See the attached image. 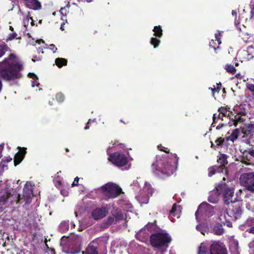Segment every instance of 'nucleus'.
Here are the masks:
<instances>
[{
    "instance_id": "nucleus-21",
    "label": "nucleus",
    "mask_w": 254,
    "mask_h": 254,
    "mask_svg": "<svg viewBox=\"0 0 254 254\" xmlns=\"http://www.w3.org/2000/svg\"><path fill=\"white\" fill-rule=\"evenodd\" d=\"M181 211V206L180 205H178L176 204H174L172 208L170 211V213L172 214L173 216H176L177 218H179L180 217L179 214Z\"/></svg>"
},
{
    "instance_id": "nucleus-37",
    "label": "nucleus",
    "mask_w": 254,
    "mask_h": 254,
    "mask_svg": "<svg viewBox=\"0 0 254 254\" xmlns=\"http://www.w3.org/2000/svg\"><path fill=\"white\" fill-rule=\"evenodd\" d=\"M218 169V167L216 166H214L210 167L208 169V176L209 177H211L214 173H215L216 170Z\"/></svg>"
},
{
    "instance_id": "nucleus-36",
    "label": "nucleus",
    "mask_w": 254,
    "mask_h": 254,
    "mask_svg": "<svg viewBox=\"0 0 254 254\" xmlns=\"http://www.w3.org/2000/svg\"><path fill=\"white\" fill-rule=\"evenodd\" d=\"M243 121V118L240 116H235V119L234 120V125L236 127L238 126L239 122Z\"/></svg>"
},
{
    "instance_id": "nucleus-28",
    "label": "nucleus",
    "mask_w": 254,
    "mask_h": 254,
    "mask_svg": "<svg viewBox=\"0 0 254 254\" xmlns=\"http://www.w3.org/2000/svg\"><path fill=\"white\" fill-rule=\"evenodd\" d=\"M56 64L58 66L61 67L63 65H66L67 61L65 59L63 58H57L55 61Z\"/></svg>"
},
{
    "instance_id": "nucleus-62",
    "label": "nucleus",
    "mask_w": 254,
    "mask_h": 254,
    "mask_svg": "<svg viewBox=\"0 0 254 254\" xmlns=\"http://www.w3.org/2000/svg\"><path fill=\"white\" fill-rule=\"evenodd\" d=\"M169 254H176V253L173 250H171L169 252Z\"/></svg>"
},
{
    "instance_id": "nucleus-43",
    "label": "nucleus",
    "mask_w": 254,
    "mask_h": 254,
    "mask_svg": "<svg viewBox=\"0 0 254 254\" xmlns=\"http://www.w3.org/2000/svg\"><path fill=\"white\" fill-rule=\"evenodd\" d=\"M30 21V23L31 26L34 25V23L33 21V19L31 18H27L25 20L23 21L24 26V27H26V24L29 23V22Z\"/></svg>"
},
{
    "instance_id": "nucleus-29",
    "label": "nucleus",
    "mask_w": 254,
    "mask_h": 254,
    "mask_svg": "<svg viewBox=\"0 0 254 254\" xmlns=\"http://www.w3.org/2000/svg\"><path fill=\"white\" fill-rule=\"evenodd\" d=\"M28 76L30 78H31L33 80V81H32V86H38L39 83L37 81L38 79L37 76L35 74L32 73H29L28 74Z\"/></svg>"
},
{
    "instance_id": "nucleus-41",
    "label": "nucleus",
    "mask_w": 254,
    "mask_h": 254,
    "mask_svg": "<svg viewBox=\"0 0 254 254\" xmlns=\"http://www.w3.org/2000/svg\"><path fill=\"white\" fill-rule=\"evenodd\" d=\"M56 99L59 102H62L64 100V97L63 94L58 93L57 94Z\"/></svg>"
},
{
    "instance_id": "nucleus-42",
    "label": "nucleus",
    "mask_w": 254,
    "mask_h": 254,
    "mask_svg": "<svg viewBox=\"0 0 254 254\" xmlns=\"http://www.w3.org/2000/svg\"><path fill=\"white\" fill-rule=\"evenodd\" d=\"M115 218L114 216L113 215L112 216H110L108 218L107 220V223L108 225H111L115 222Z\"/></svg>"
},
{
    "instance_id": "nucleus-1",
    "label": "nucleus",
    "mask_w": 254,
    "mask_h": 254,
    "mask_svg": "<svg viewBox=\"0 0 254 254\" xmlns=\"http://www.w3.org/2000/svg\"><path fill=\"white\" fill-rule=\"evenodd\" d=\"M34 186L29 182H27L23 188L22 197L19 194L12 193V189L3 190L2 194L0 197V211L10 204L14 202L16 204H22L25 202V204H29L31 203L32 196H33V190Z\"/></svg>"
},
{
    "instance_id": "nucleus-3",
    "label": "nucleus",
    "mask_w": 254,
    "mask_h": 254,
    "mask_svg": "<svg viewBox=\"0 0 254 254\" xmlns=\"http://www.w3.org/2000/svg\"><path fill=\"white\" fill-rule=\"evenodd\" d=\"M22 64L16 56L13 54L4 60L0 66V75L6 80H10L21 77L20 70Z\"/></svg>"
},
{
    "instance_id": "nucleus-47",
    "label": "nucleus",
    "mask_w": 254,
    "mask_h": 254,
    "mask_svg": "<svg viewBox=\"0 0 254 254\" xmlns=\"http://www.w3.org/2000/svg\"><path fill=\"white\" fill-rule=\"evenodd\" d=\"M48 48L50 50L53 51L54 53H55L57 50V48L55 47V45L54 44L50 45Z\"/></svg>"
},
{
    "instance_id": "nucleus-34",
    "label": "nucleus",
    "mask_w": 254,
    "mask_h": 254,
    "mask_svg": "<svg viewBox=\"0 0 254 254\" xmlns=\"http://www.w3.org/2000/svg\"><path fill=\"white\" fill-rule=\"evenodd\" d=\"M196 229L197 230L199 231L203 235H205V233H207V230L204 226L202 225H197L196 226Z\"/></svg>"
},
{
    "instance_id": "nucleus-58",
    "label": "nucleus",
    "mask_w": 254,
    "mask_h": 254,
    "mask_svg": "<svg viewBox=\"0 0 254 254\" xmlns=\"http://www.w3.org/2000/svg\"><path fill=\"white\" fill-rule=\"evenodd\" d=\"M11 160H12V158L8 157L7 158H6L5 160H4V161H6L7 163H8V162L11 161Z\"/></svg>"
},
{
    "instance_id": "nucleus-14",
    "label": "nucleus",
    "mask_w": 254,
    "mask_h": 254,
    "mask_svg": "<svg viewBox=\"0 0 254 254\" xmlns=\"http://www.w3.org/2000/svg\"><path fill=\"white\" fill-rule=\"evenodd\" d=\"M108 212V209L105 207L97 208L92 212V216L95 220L100 219L105 217Z\"/></svg>"
},
{
    "instance_id": "nucleus-54",
    "label": "nucleus",
    "mask_w": 254,
    "mask_h": 254,
    "mask_svg": "<svg viewBox=\"0 0 254 254\" xmlns=\"http://www.w3.org/2000/svg\"><path fill=\"white\" fill-rule=\"evenodd\" d=\"M159 250L156 252V254H163V253H165L164 252V248L163 249H158Z\"/></svg>"
},
{
    "instance_id": "nucleus-48",
    "label": "nucleus",
    "mask_w": 254,
    "mask_h": 254,
    "mask_svg": "<svg viewBox=\"0 0 254 254\" xmlns=\"http://www.w3.org/2000/svg\"><path fill=\"white\" fill-rule=\"evenodd\" d=\"M79 178L78 177H76L74 179V181L73 182V183L71 184V187H73L74 186H76L78 185V181H79Z\"/></svg>"
},
{
    "instance_id": "nucleus-50",
    "label": "nucleus",
    "mask_w": 254,
    "mask_h": 254,
    "mask_svg": "<svg viewBox=\"0 0 254 254\" xmlns=\"http://www.w3.org/2000/svg\"><path fill=\"white\" fill-rule=\"evenodd\" d=\"M60 12L64 16H66L67 13V10L65 7H63L61 9Z\"/></svg>"
},
{
    "instance_id": "nucleus-19",
    "label": "nucleus",
    "mask_w": 254,
    "mask_h": 254,
    "mask_svg": "<svg viewBox=\"0 0 254 254\" xmlns=\"http://www.w3.org/2000/svg\"><path fill=\"white\" fill-rule=\"evenodd\" d=\"M219 218L222 222L226 224L227 226L229 227H232V225L231 221L233 219H232V218L228 217V216L225 214V212H224L223 214H221Z\"/></svg>"
},
{
    "instance_id": "nucleus-52",
    "label": "nucleus",
    "mask_w": 254,
    "mask_h": 254,
    "mask_svg": "<svg viewBox=\"0 0 254 254\" xmlns=\"http://www.w3.org/2000/svg\"><path fill=\"white\" fill-rule=\"evenodd\" d=\"M80 253V249H78V250H76L75 251H69V252H66L67 254H78Z\"/></svg>"
},
{
    "instance_id": "nucleus-22",
    "label": "nucleus",
    "mask_w": 254,
    "mask_h": 254,
    "mask_svg": "<svg viewBox=\"0 0 254 254\" xmlns=\"http://www.w3.org/2000/svg\"><path fill=\"white\" fill-rule=\"evenodd\" d=\"M240 133V130L238 128H236L234 129L231 135L226 137L227 140H230L232 142H234L235 140L238 138Z\"/></svg>"
},
{
    "instance_id": "nucleus-64",
    "label": "nucleus",
    "mask_w": 254,
    "mask_h": 254,
    "mask_svg": "<svg viewBox=\"0 0 254 254\" xmlns=\"http://www.w3.org/2000/svg\"><path fill=\"white\" fill-rule=\"evenodd\" d=\"M232 14L234 16L237 14V12L235 10H233L232 12Z\"/></svg>"
},
{
    "instance_id": "nucleus-12",
    "label": "nucleus",
    "mask_w": 254,
    "mask_h": 254,
    "mask_svg": "<svg viewBox=\"0 0 254 254\" xmlns=\"http://www.w3.org/2000/svg\"><path fill=\"white\" fill-rule=\"evenodd\" d=\"M210 254H226V248L219 242H214L210 245Z\"/></svg>"
},
{
    "instance_id": "nucleus-63",
    "label": "nucleus",
    "mask_w": 254,
    "mask_h": 254,
    "mask_svg": "<svg viewBox=\"0 0 254 254\" xmlns=\"http://www.w3.org/2000/svg\"><path fill=\"white\" fill-rule=\"evenodd\" d=\"M222 127V125H220L219 124L217 127H216V129H220Z\"/></svg>"
},
{
    "instance_id": "nucleus-26",
    "label": "nucleus",
    "mask_w": 254,
    "mask_h": 254,
    "mask_svg": "<svg viewBox=\"0 0 254 254\" xmlns=\"http://www.w3.org/2000/svg\"><path fill=\"white\" fill-rule=\"evenodd\" d=\"M113 215L114 216L116 220H120L124 219V214L120 210H117L113 213Z\"/></svg>"
},
{
    "instance_id": "nucleus-57",
    "label": "nucleus",
    "mask_w": 254,
    "mask_h": 254,
    "mask_svg": "<svg viewBox=\"0 0 254 254\" xmlns=\"http://www.w3.org/2000/svg\"><path fill=\"white\" fill-rule=\"evenodd\" d=\"M249 232L254 234V226L249 229Z\"/></svg>"
},
{
    "instance_id": "nucleus-25",
    "label": "nucleus",
    "mask_w": 254,
    "mask_h": 254,
    "mask_svg": "<svg viewBox=\"0 0 254 254\" xmlns=\"http://www.w3.org/2000/svg\"><path fill=\"white\" fill-rule=\"evenodd\" d=\"M217 161L220 164V165L224 166L227 164V156L224 154H220V155L218 156Z\"/></svg>"
},
{
    "instance_id": "nucleus-55",
    "label": "nucleus",
    "mask_w": 254,
    "mask_h": 254,
    "mask_svg": "<svg viewBox=\"0 0 254 254\" xmlns=\"http://www.w3.org/2000/svg\"><path fill=\"white\" fill-rule=\"evenodd\" d=\"M158 148L159 150H163L164 152H168V151H167V148H165L164 147H163V146H162L161 145H158Z\"/></svg>"
},
{
    "instance_id": "nucleus-51",
    "label": "nucleus",
    "mask_w": 254,
    "mask_h": 254,
    "mask_svg": "<svg viewBox=\"0 0 254 254\" xmlns=\"http://www.w3.org/2000/svg\"><path fill=\"white\" fill-rule=\"evenodd\" d=\"M215 41L213 40H212L210 42H209V46L210 47H212V48H213L215 50H216V48L215 47Z\"/></svg>"
},
{
    "instance_id": "nucleus-33",
    "label": "nucleus",
    "mask_w": 254,
    "mask_h": 254,
    "mask_svg": "<svg viewBox=\"0 0 254 254\" xmlns=\"http://www.w3.org/2000/svg\"><path fill=\"white\" fill-rule=\"evenodd\" d=\"M225 68L227 72L232 74H234L236 71L235 67L230 64L226 65Z\"/></svg>"
},
{
    "instance_id": "nucleus-49",
    "label": "nucleus",
    "mask_w": 254,
    "mask_h": 254,
    "mask_svg": "<svg viewBox=\"0 0 254 254\" xmlns=\"http://www.w3.org/2000/svg\"><path fill=\"white\" fill-rule=\"evenodd\" d=\"M96 121V119H93V120L90 119L89 120L88 123H87L85 127V129H88L89 128V125L92 122H94Z\"/></svg>"
},
{
    "instance_id": "nucleus-40",
    "label": "nucleus",
    "mask_w": 254,
    "mask_h": 254,
    "mask_svg": "<svg viewBox=\"0 0 254 254\" xmlns=\"http://www.w3.org/2000/svg\"><path fill=\"white\" fill-rule=\"evenodd\" d=\"M6 46L5 45H0V57H2L6 51Z\"/></svg>"
},
{
    "instance_id": "nucleus-38",
    "label": "nucleus",
    "mask_w": 254,
    "mask_h": 254,
    "mask_svg": "<svg viewBox=\"0 0 254 254\" xmlns=\"http://www.w3.org/2000/svg\"><path fill=\"white\" fill-rule=\"evenodd\" d=\"M222 33H223L222 31V32L219 31L218 33L215 34V39H216V41H217L218 45H220L221 43V41L220 39H221V37L222 36Z\"/></svg>"
},
{
    "instance_id": "nucleus-24",
    "label": "nucleus",
    "mask_w": 254,
    "mask_h": 254,
    "mask_svg": "<svg viewBox=\"0 0 254 254\" xmlns=\"http://www.w3.org/2000/svg\"><path fill=\"white\" fill-rule=\"evenodd\" d=\"M69 224L68 221H62L59 226V229L61 232H65L68 230Z\"/></svg>"
},
{
    "instance_id": "nucleus-5",
    "label": "nucleus",
    "mask_w": 254,
    "mask_h": 254,
    "mask_svg": "<svg viewBox=\"0 0 254 254\" xmlns=\"http://www.w3.org/2000/svg\"><path fill=\"white\" fill-rule=\"evenodd\" d=\"M101 190L104 195L109 198L116 197L122 192V189L116 184L112 183L102 186Z\"/></svg>"
},
{
    "instance_id": "nucleus-27",
    "label": "nucleus",
    "mask_w": 254,
    "mask_h": 254,
    "mask_svg": "<svg viewBox=\"0 0 254 254\" xmlns=\"http://www.w3.org/2000/svg\"><path fill=\"white\" fill-rule=\"evenodd\" d=\"M213 231L215 234L220 235L223 233L224 230L221 225L217 224L214 227Z\"/></svg>"
},
{
    "instance_id": "nucleus-10",
    "label": "nucleus",
    "mask_w": 254,
    "mask_h": 254,
    "mask_svg": "<svg viewBox=\"0 0 254 254\" xmlns=\"http://www.w3.org/2000/svg\"><path fill=\"white\" fill-rule=\"evenodd\" d=\"M109 160L113 164L118 167H122L126 165L128 161L127 157L124 153L119 152L110 154Z\"/></svg>"
},
{
    "instance_id": "nucleus-18",
    "label": "nucleus",
    "mask_w": 254,
    "mask_h": 254,
    "mask_svg": "<svg viewBox=\"0 0 254 254\" xmlns=\"http://www.w3.org/2000/svg\"><path fill=\"white\" fill-rule=\"evenodd\" d=\"M82 254H98V252L97 251V247L94 246L93 243L90 244L87 248L86 251L82 252Z\"/></svg>"
},
{
    "instance_id": "nucleus-23",
    "label": "nucleus",
    "mask_w": 254,
    "mask_h": 254,
    "mask_svg": "<svg viewBox=\"0 0 254 254\" xmlns=\"http://www.w3.org/2000/svg\"><path fill=\"white\" fill-rule=\"evenodd\" d=\"M25 153H26V151H24L23 152H22L20 154L19 153H17V154H15V155L14 156V163L15 166L17 165L22 161Z\"/></svg>"
},
{
    "instance_id": "nucleus-9",
    "label": "nucleus",
    "mask_w": 254,
    "mask_h": 254,
    "mask_svg": "<svg viewBox=\"0 0 254 254\" xmlns=\"http://www.w3.org/2000/svg\"><path fill=\"white\" fill-rule=\"evenodd\" d=\"M218 190H220L221 193H223L224 195V201L227 204H229L230 202H235L236 201V198L233 200L232 197L234 195L233 188H230L226 184H221L218 186Z\"/></svg>"
},
{
    "instance_id": "nucleus-30",
    "label": "nucleus",
    "mask_w": 254,
    "mask_h": 254,
    "mask_svg": "<svg viewBox=\"0 0 254 254\" xmlns=\"http://www.w3.org/2000/svg\"><path fill=\"white\" fill-rule=\"evenodd\" d=\"M154 32V35L159 37H161L162 35V30L160 26H155L153 30Z\"/></svg>"
},
{
    "instance_id": "nucleus-53",
    "label": "nucleus",
    "mask_w": 254,
    "mask_h": 254,
    "mask_svg": "<svg viewBox=\"0 0 254 254\" xmlns=\"http://www.w3.org/2000/svg\"><path fill=\"white\" fill-rule=\"evenodd\" d=\"M251 18L254 19V5L252 6L251 11Z\"/></svg>"
},
{
    "instance_id": "nucleus-45",
    "label": "nucleus",
    "mask_w": 254,
    "mask_h": 254,
    "mask_svg": "<svg viewBox=\"0 0 254 254\" xmlns=\"http://www.w3.org/2000/svg\"><path fill=\"white\" fill-rule=\"evenodd\" d=\"M17 36V34L15 32H13L12 33L9 34L6 41H7L8 40H11L15 38Z\"/></svg>"
},
{
    "instance_id": "nucleus-61",
    "label": "nucleus",
    "mask_w": 254,
    "mask_h": 254,
    "mask_svg": "<svg viewBox=\"0 0 254 254\" xmlns=\"http://www.w3.org/2000/svg\"><path fill=\"white\" fill-rule=\"evenodd\" d=\"M250 154L251 155H253L254 156V150H251L250 151Z\"/></svg>"
},
{
    "instance_id": "nucleus-6",
    "label": "nucleus",
    "mask_w": 254,
    "mask_h": 254,
    "mask_svg": "<svg viewBox=\"0 0 254 254\" xmlns=\"http://www.w3.org/2000/svg\"><path fill=\"white\" fill-rule=\"evenodd\" d=\"M214 213L213 207L206 202L201 203L195 212V217L197 220L200 217L206 218L212 216Z\"/></svg>"
},
{
    "instance_id": "nucleus-17",
    "label": "nucleus",
    "mask_w": 254,
    "mask_h": 254,
    "mask_svg": "<svg viewBox=\"0 0 254 254\" xmlns=\"http://www.w3.org/2000/svg\"><path fill=\"white\" fill-rule=\"evenodd\" d=\"M65 239H67L68 242H71L74 244H77L81 241L80 238L78 236L75 235L74 234H72L67 238L65 236L63 237L61 239L62 242L63 243L64 241L65 240Z\"/></svg>"
},
{
    "instance_id": "nucleus-15",
    "label": "nucleus",
    "mask_w": 254,
    "mask_h": 254,
    "mask_svg": "<svg viewBox=\"0 0 254 254\" xmlns=\"http://www.w3.org/2000/svg\"><path fill=\"white\" fill-rule=\"evenodd\" d=\"M218 186L210 192L208 197V201L212 203H216L218 202L219 199V194L221 193L220 190H218Z\"/></svg>"
},
{
    "instance_id": "nucleus-46",
    "label": "nucleus",
    "mask_w": 254,
    "mask_h": 254,
    "mask_svg": "<svg viewBox=\"0 0 254 254\" xmlns=\"http://www.w3.org/2000/svg\"><path fill=\"white\" fill-rule=\"evenodd\" d=\"M247 88L251 92L254 93V84L251 83H247Z\"/></svg>"
},
{
    "instance_id": "nucleus-13",
    "label": "nucleus",
    "mask_w": 254,
    "mask_h": 254,
    "mask_svg": "<svg viewBox=\"0 0 254 254\" xmlns=\"http://www.w3.org/2000/svg\"><path fill=\"white\" fill-rule=\"evenodd\" d=\"M225 212L228 217L232 218V219L236 220L240 217L242 211L239 206H236L232 209L230 208Z\"/></svg>"
},
{
    "instance_id": "nucleus-60",
    "label": "nucleus",
    "mask_w": 254,
    "mask_h": 254,
    "mask_svg": "<svg viewBox=\"0 0 254 254\" xmlns=\"http://www.w3.org/2000/svg\"><path fill=\"white\" fill-rule=\"evenodd\" d=\"M3 146L0 145V158H1V153L2 150H3Z\"/></svg>"
},
{
    "instance_id": "nucleus-16",
    "label": "nucleus",
    "mask_w": 254,
    "mask_h": 254,
    "mask_svg": "<svg viewBox=\"0 0 254 254\" xmlns=\"http://www.w3.org/2000/svg\"><path fill=\"white\" fill-rule=\"evenodd\" d=\"M210 245L207 241L202 243L199 247L198 254H206L208 253V250H210Z\"/></svg>"
},
{
    "instance_id": "nucleus-32",
    "label": "nucleus",
    "mask_w": 254,
    "mask_h": 254,
    "mask_svg": "<svg viewBox=\"0 0 254 254\" xmlns=\"http://www.w3.org/2000/svg\"><path fill=\"white\" fill-rule=\"evenodd\" d=\"M223 115H221L220 113H219L218 114H214L213 115V123L212 124V126L213 127H214L215 125H214V124L217 122V120L218 119H221L222 120H223Z\"/></svg>"
},
{
    "instance_id": "nucleus-20",
    "label": "nucleus",
    "mask_w": 254,
    "mask_h": 254,
    "mask_svg": "<svg viewBox=\"0 0 254 254\" xmlns=\"http://www.w3.org/2000/svg\"><path fill=\"white\" fill-rule=\"evenodd\" d=\"M30 7L34 10L40 9L41 8V5L38 0H30L27 2Z\"/></svg>"
},
{
    "instance_id": "nucleus-2",
    "label": "nucleus",
    "mask_w": 254,
    "mask_h": 254,
    "mask_svg": "<svg viewBox=\"0 0 254 254\" xmlns=\"http://www.w3.org/2000/svg\"><path fill=\"white\" fill-rule=\"evenodd\" d=\"M178 160L176 154H171L169 158L157 157L156 163L152 165V171L160 178L170 176L177 170Z\"/></svg>"
},
{
    "instance_id": "nucleus-56",
    "label": "nucleus",
    "mask_w": 254,
    "mask_h": 254,
    "mask_svg": "<svg viewBox=\"0 0 254 254\" xmlns=\"http://www.w3.org/2000/svg\"><path fill=\"white\" fill-rule=\"evenodd\" d=\"M41 60V58L40 57H37L36 56L33 57V58L32 59V61L33 62L38 61H40Z\"/></svg>"
},
{
    "instance_id": "nucleus-11",
    "label": "nucleus",
    "mask_w": 254,
    "mask_h": 254,
    "mask_svg": "<svg viewBox=\"0 0 254 254\" xmlns=\"http://www.w3.org/2000/svg\"><path fill=\"white\" fill-rule=\"evenodd\" d=\"M155 225L154 223H148L144 228L141 229L136 234V237L141 241H144L149 237V232L154 230Z\"/></svg>"
},
{
    "instance_id": "nucleus-4",
    "label": "nucleus",
    "mask_w": 254,
    "mask_h": 254,
    "mask_svg": "<svg viewBox=\"0 0 254 254\" xmlns=\"http://www.w3.org/2000/svg\"><path fill=\"white\" fill-rule=\"evenodd\" d=\"M171 240L170 236L164 232L152 234L150 236L151 245L157 249L164 248V252H166L168 244Z\"/></svg>"
},
{
    "instance_id": "nucleus-35",
    "label": "nucleus",
    "mask_w": 254,
    "mask_h": 254,
    "mask_svg": "<svg viewBox=\"0 0 254 254\" xmlns=\"http://www.w3.org/2000/svg\"><path fill=\"white\" fill-rule=\"evenodd\" d=\"M160 42V41L156 38L152 37L151 39L150 43L154 46V48H156Z\"/></svg>"
},
{
    "instance_id": "nucleus-31",
    "label": "nucleus",
    "mask_w": 254,
    "mask_h": 254,
    "mask_svg": "<svg viewBox=\"0 0 254 254\" xmlns=\"http://www.w3.org/2000/svg\"><path fill=\"white\" fill-rule=\"evenodd\" d=\"M224 141V138L222 137H218L215 140V143L216 144V145H214L213 142H211V147L216 149L217 146L221 145L223 143Z\"/></svg>"
},
{
    "instance_id": "nucleus-39",
    "label": "nucleus",
    "mask_w": 254,
    "mask_h": 254,
    "mask_svg": "<svg viewBox=\"0 0 254 254\" xmlns=\"http://www.w3.org/2000/svg\"><path fill=\"white\" fill-rule=\"evenodd\" d=\"M218 111L219 112V113L221 115H223V117L224 116H229V113L227 114V111L225 109H224L223 108H221L219 109Z\"/></svg>"
},
{
    "instance_id": "nucleus-44",
    "label": "nucleus",
    "mask_w": 254,
    "mask_h": 254,
    "mask_svg": "<svg viewBox=\"0 0 254 254\" xmlns=\"http://www.w3.org/2000/svg\"><path fill=\"white\" fill-rule=\"evenodd\" d=\"M234 247L233 248L232 246L230 247V249L231 251H233L234 252L237 253L238 249V242H234Z\"/></svg>"
},
{
    "instance_id": "nucleus-7",
    "label": "nucleus",
    "mask_w": 254,
    "mask_h": 254,
    "mask_svg": "<svg viewBox=\"0 0 254 254\" xmlns=\"http://www.w3.org/2000/svg\"><path fill=\"white\" fill-rule=\"evenodd\" d=\"M240 184L243 186L246 190L254 192V173L252 172L244 173L240 178Z\"/></svg>"
},
{
    "instance_id": "nucleus-8",
    "label": "nucleus",
    "mask_w": 254,
    "mask_h": 254,
    "mask_svg": "<svg viewBox=\"0 0 254 254\" xmlns=\"http://www.w3.org/2000/svg\"><path fill=\"white\" fill-rule=\"evenodd\" d=\"M153 192V190L151 185L145 183L143 190L140 192L136 198L141 204H146L148 202L149 198L152 195Z\"/></svg>"
},
{
    "instance_id": "nucleus-59",
    "label": "nucleus",
    "mask_w": 254,
    "mask_h": 254,
    "mask_svg": "<svg viewBox=\"0 0 254 254\" xmlns=\"http://www.w3.org/2000/svg\"><path fill=\"white\" fill-rule=\"evenodd\" d=\"M115 144H116V143H115L114 144H113L112 146H109V148L107 149V153H108V154H109V149H110L111 148L114 147V145Z\"/></svg>"
}]
</instances>
